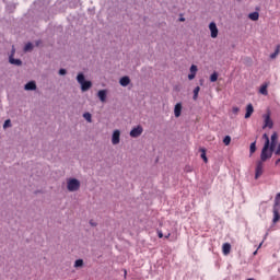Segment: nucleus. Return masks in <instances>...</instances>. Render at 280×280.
<instances>
[{
    "label": "nucleus",
    "instance_id": "obj_38",
    "mask_svg": "<svg viewBox=\"0 0 280 280\" xmlns=\"http://www.w3.org/2000/svg\"><path fill=\"white\" fill-rule=\"evenodd\" d=\"M275 165H279L280 166V158L278 160H276Z\"/></svg>",
    "mask_w": 280,
    "mask_h": 280
},
{
    "label": "nucleus",
    "instance_id": "obj_3",
    "mask_svg": "<svg viewBox=\"0 0 280 280\" xmlns=\"http://www.w3.org/2000/svg\"><path fill=\"white\" fill-rule=\"evenodd\" d=\"M262 118H264L262 128L264 129H266V128L272 129L275 126V122L272 121V118H270V112H268L267 114H264Z\"/></svg>",
    "mask_w": 280,
    "mask_h": 280
},
{
    "label": "nucleus",
    "instance_id": "obj_16",
    "mask_svg": "<svg viewBox=\"0 0 280 280\" xmlns=\"http://www.w3.org/2000/svg\"><path fill=\"white\" fill-rule=\"evenodd\" d=\"M222 253H223V255H230L231 254V245L229 243H224L222 245Z\"/></svg>",
    "mask_w": 280,
    "mask_h": 280
},
{
    "label": "nucleus",
    "instance_id": "obj_39",
    "mask_svg": "<svg viewBox=\"0 0 280 280\" xmlns=\"http://www.w3.org/2000/svg\"><path fill=\"white\" fill-rule=\"evenodd\" d=\"M124 272H125V279H126V276L128 275V271L125 269Z\"/></svg>",
    "mask_w": 280,
    "mask_h": 280
},
{
    "label": "nucleus",
    "instance_id": "obj_18",
    "mask_svg": "<svg viewBox=\"0 0 280 280\" xmlns=\"http://www.w3.org/2000/svg\"><path fill=\"white\" fill-rule=\"evenodd\" d=\"M120 86H128L130 84V78L129 77H122L119 81Z\"/></svg>",
    "mask_w": 280,
    "mask_h": 280
},
{
    "label": "nucleus",
    "instance_id": "obj_14",
    "mask_svg": "<svg viewBox=\"0 0 280 280\" xmlns=\"http://www.w3.org/2000/svg\"><path fill=\"white\" fill-rule=\"evenodd\" d=\"M209 30L211 32V36H218V26L215 25L214 22H211L209 24Z\"/></svg>",
    "mask_w": 280,
    "mask_h": 280
},
{
    "label": "nucleus",
    "instance_id": "obj_2",
    "mask_svg": "<svg viewBox=\"0 0 280 280\" xmlns=\"http://www.w3.org/2000/svg\"><path fill=\"white\" fill-rule=\"evenodd\" d=\"M77 81L79 82V84H81V91L83 93L89 91V89H91V86H93V83L91 81L84 80V74L83 73L78 74Z\"/></svg>",
    "mask_w": 280,
    "mask_h": 280
},
{
    "label": "nucleus",
    "instance_id": "obj_32",
    "mask_svg": "<svg viewBox=\"0 0 280 280\" xmlns=\"http://www.w3.org/2000/svg\"><path fill=\"white\" fill-rule=\"evenodd\" d=\"M59 75H67V70L66 69H60L59 70Z\"/></svg>",
    "mask_w": 280,
    "mask_h": 280
},
{
    "label": "nucleus",
    "instance_id": "obj_37",
    "mask_svg": "<svg viewBox=\"0 0 280 280\" xmlns=\"http://www.w3.org/2000/svg\"><path fill=\"white\" fill-rule=\"evenodd\" d=\"M171 236H172V233H167L166 235H164L165 240H170Z\"/></svg>",
    "mask_w": 280,
    "mask_h": 280
},
{
    "label": "nucleus",
    "instance_id": "obj_17",
    "mask_svg": "<svg viewBox=\"0 0 280 280\" xmlns=\"http://www.w3.org/2000/svg\"><path fill=\"white\" fill-rule=\"evenodd\" d=\"M106 93H107L106 90H101L97 93V96H98L100 101L103 102V103L106 102Z\"/></svg>",
    "mask_w": 280,
    "mask_h": 280
},
{
    "label": "nucleus",
    "instance_id": "obj_29",
    "mask_svg": "<svg viewBox=\"0 0 280 280\" xmlns=\"http://www.w3.org/2000/svg\"><path fill=\"white\" fill-rule=\"evenodd\" d=\"M224 145H231V136H225L223 139Z\"/></svg>",
    "mask_w": 280,
    "mask_h": 280
},
{
    "label": "nucleus",
    "instance_id": "obj_5",
    "mask_svg": "<svg viewBox=\"0 0 280 280\" xmlns=\"http://www.w3.org/2000/svg\"><path fill=\"white\" fill-rule=\"evenodd\" d=\"M14 54H16V49H14V46H12V50L9 56V62L10 65H15V67H21L23 61H21V59H14Z\"/></svg>",
    "mask_w": 280,
    "mask_h": 280
},
{
    "label": "nucleus",
    "instance_id": "obj_1",
    "mask_svg": "<svg viewBox=\"0 0 280 280\" xmlns=\"http://www.w3.org/2000/svg\"><path fill=\"white\" fill-rule=\"evenodd\" d=\"M262 137L264 139H266L265 145L260 154V161L264 163L268 161V159H272V150H270V138H268V135L265 133Z\"/></svg>",
    "mask_w": 280,
    "mask_h": 280
},
{
    "label": "nucleus",
    "instance_id": "obj_28",
    "mask_svg": "<svg viewBox=\"0 0 280 280\" xmlns=\"http://www.w3.org/2000/svg\"><path fill=\"white\" fill-rule=\"evenodd\" d=\"M210 82H218V72H213L210 75Z\"/></svg>",
    "mask_w": 280,
    "mask_h": 280
},
{
    "label": "nucleus",
    "instance_id": "obj_35",
    "mask_svg": "<svg viewBox=\"0 0 280 280\" xmlns=\"http://www.w3.org/2000/svg\"><path fill=\"white\" fill-rule=\"evenodd\" d=\"M275 154H276L277 156H280V144H278V148H277Z\"/></svg>",
    "mask_w": 280,
    "mask_h": 280
},
{
    "label": "nucleus",
    "instance_id": "obj_33",
    "mask_svg": "<svg viewBox=\"0 0 280 280\" xmlns=\"http://www.w3.org/2000/svg\"><path fill=\"white\" fill-rule=\"evenodd\" d=\"M232 112L234 113V115H237V113H240V107H233Z\"/></svg>",
    "mask_w": 280,
    "mask_h": 280
},
{
    "label": "nucleus",
    "instance_id": "obj_30",
    "mask_svg": "<svg viewBox=\"0 0 280 280\" xmlns=\"http://www.w3.org/2000/svg\"><path fill=\"white\" fill-rule=\"evenodd\" d=\"M83 117H84V119H86L89 121V124H91V121H92L91 113L83 114Z\"/></svg>",
    "mask_w": 280,
    "mask_h": 280
},
{
    "label": "nucleus",
    "instance_id": "obj_34",
    "mask_svg": "<svg viewBox=\"0 0 280 280\" xmlns=\"http://www.w3.org/2000/svg\"><path fill=\"white\" fill-rule=\"evenodd\" d=\"M158 236L160 237V240H163V231L158 230Z\"/></svg>",
    "mask_w": 280,
    "mask_h": 280
},
{
    "label": "nucleus",
    "instance_id": "obj_9",
    "mask_svg": "<svg viewBox=\"0 0 280 280\" xmlns=\"http://www.w3.org/2000/svg\"><path fill=\"white\" fill-rule=\"evenodd\" d=\"M279 138V136H277V132H273L271 135V142H269V150H271V152H275V149L277 148V139Z\"/></svg>",
    "mask_w": 280,
    "mask_h": 280
},
{
    "label": "nucleus",
    "instance_id": "obj_42",
    "mask_svg": "<svg viewBox=\"0 0 280 280\" xmlns=\"http://www.w3.org/2000/svg\"><path fill=\"white\" fill-rule=\"evenodd\" d=\"M36 45H37V47H38V45H40V44L37 42V44H36Z\"/></svg>",
    "mask_w": 280,
    "mask_h": 280
},
{
    "label": "nucleus",
    "instance_id": "obj_25",
    "mask_svg": "<svg viewBox=\"0 0 280 280\" xmlns=\"http://www.w3.org/2000/svg\"><path fill=\"white\" fill-rule=\"evenodd\" d=\"M198 93H200V86H196L194 89V96L192 100L196 102V100H198Z\"/></svg>",
    "mask_w": 280,
    "mask_h": 280
},
{
    "label": "nucleus",
    "instance_id": "obj_40",
    "mask_svg": "<svg viewBox=\"0 0 280 280\" xmlns=\"http://www.w3.org/2000/svg\"><path fill=\"white\" fill-rule=\"evenodd\" d=\"M179 21H185V18H180V20Z\"/></svg>",
    "mask_w": 280,
    "mask_h": 280
},
{
    "label": "nucleus",
    "instance_id": "obj_21",
    "mask_svg": "<svg viewBox=\"0 0 280 280\" xmlns=\"http://www.w3.org/2000/svg\"><path fill=\"white\" fill-rule=\"evenodd\" d=\"M259 93L261 95H268V83H265L260 86Z\"/></svg>",
    "mask_w": 280,
    "mask_h": 280
},
{
    "label": "nucleus",
    "instance_id": "obj_6",
    "mask_svg": "<svg viewBox=\"0 0 280 280\" xmlns=\"http://www.w3.org/2000/svg\"><path fill=\"white\" fill-rule=\"evenodd\" d=\"M141 135H143V127H141L140 125L135 127L130 131V137H132V139H137L138 137H141Z\"/></svg>",
    "mask_w": 280,
    "mask_h": 280
},
{
    "label": "nucleus",
    "instance_id": "obj_31",
    "mask_svg": "<svg viewBox=\"0 0 280 280\" xmlns=\"http://www.w3.org/2000/svg\"><path fill=\"white\" fill-rule=\"evenodd\" d=\"M12 126V121L10 119H7L3 124V128H10Z\"/></svg>",
    "mask_w": 280,
    "mask_h": 280
},
{
    "label": "nucleus",
    "instance_id": "obj_15",
    "mask_svg": "<svg viewBox=\"0 0 280 280\" xmlns=\"http://www.w3.org/2000/svg\"><path fill=\"white\" fill-rule=\"evenodd\" d=\"M25 91H36V82L30 81L24 86Z\"/></svg>",
    "mask_w": 280,
    "mask_h": 280
},
{
    "label": "nucleus",
    "instance_id": "obj_20",
    "mask_svg": "<svg viewBox=\"0 0 280 280\" xmlns=\"http://www.w3.org/2000/svg\"><path fill=\"white\" fill-rule=\"evenodd\" d=\"M199 152H201V159L205 163H209V159H207V150L201 148L199 149Z\"/></svg>",
    "mask_w": 280,
    "mask_h": 280
},
{
    "label": "nucleus",
    "instance_id": "obj_12",
    "mask_svg": "<svg viewBox=\"0 0 280 280\" xmlns=\"http://www.w3.org/2000/svg\"><path fill=\"white\" fill-rule=\"evenodd\" d=\"M182 113H183V103H177L174 107L175 117H180Z\"/></svg>",
    "mask_w": 280,
    "mask_h": 280
},
{
    "label": "nucleus",
    "instance_id": "obj_13",
    "mask_svg": "<svg viewBox=\"0 0 280 280\" xmlns=\"http://www.w3.org/2000/svg\"><path fill=\"white\" fill-rule=\"evenodd\" d=\"M272 211H273L272 222H273V224H277V222H279V220H280V213H279L280 208H273Z\"/></svg>",
    "mask_w": 280,
    "mask_h": 280
},
{
    "label": "nucleus",
    "instance_id": "obj_22",
    "mask_svg": "<svg viewBox=\"0 0 280 280\" xmlns=\"http://www.w3.org/2000/svg\"><path fill=\"white\" fill-rule=\"evenodd\" d=\"M273 208L280 209V192L276 195Z\"/></svg>",
    "mask_w": 280,
    "mask_h": 280
},
{
    "label": "nucleus",
    "instance_id": "obj_10",
    "mask_svg": "<svg viewBox=\"0 0 280 280\" xmlns=\"http://www.w3.org/2000/svg\"><path fill=\"white\" fill-rule=\"evenodd\" d=\"M196 73H198V66L191 65L190 73L188 74V80H195Z\"/></svg>",
    "mask_w": 280,
    "mask_h": 280
},
{
    "label": "nucleus",
    "instance_id": "obj_7",
    "mask_svg": "<svg viewBox=\"0 0 280 280\" xmlns=\"http://www.w3.org/2000/svg\"><path fill=\"white\" fill-rule=\"evenodd\" d=\"M264 174V162L258 161L255 170V179L257 180Z\"/></svg>",
    "mask_w": 280,
    "mask_h": 280
},
{
    "label": "nucleus",
    "instance_id": "obj_23",
    "mask_svg": "<svg viewBox=\"0 0 280 280\" xmlns=\"http://www.w3.org/2000/svg\"><path fill=\"white\" fill-rule=\"evenodd\" d=\"M248 18L250 19V21H259V13L258 12L249 13Z\"/></svg>",
    "mask_w": 280,
    "mask_h": 280
},
{
    "label": "nucleus",
    "instance_id": "obj_11",
    "mask_svg": "<svg viewBox=\"0 0 280 280\" xmlns=\"http://www.w3.org/2000/svg\"><path fill=\"white\" fill-rule=\"evenodd\" d=\"M253 113H255V108L253 107V104H248L246 106L245 119H250V117L253 116Z\"/></svg>",
    "mask_w": 280,
    "mask_h": 280
},
{
    "label": "nucleus",
    "instance_id": "obj_8",
    "mask_svg": "<svg viewBox=\"0 0 280 280\" xmlns=\"http://www.w3.org/2000/svg\"><path fill=\"white\" fill-rule=\"evenodd\" d=\"M120 137H121V131L116 129L113 132V136H112V143H113V145H119Z\"/></svg>",
    "mask_w": 280,
    "mask_h": 280
},
{
    "label": "nucleus",
    "instance_id": "obj_27",
    "mask_svg": "<svg viewBox=\"0 0 280 280\" xmlns=\"http://www.w3.org/2000/svg\"><path fill=\"white\" fill-rule=\"evenodd\" d=\"M32 49H34V45L32 43H27L24 46V51H32Z\"/></svg>",
    "mask_w": 280,
    "mask_h": 280
},
{
    "label": "nucleus",
    "instance_id": "obj_4",
    "mask_svg": "<svg viewBox=\"0 0 280 280\" xmlns=\"http://www.w3.org/2000/svg\"><path fill=\"white\" fill-rule=\"evenodd\" d=\"M68 191H78L80 189V180L71 178L68 180Z\"/></svg>",
    "mask_w": 280,
    "mask_h": 280
},
{
    "label": "nucleus",
    "instance_id": "obj_26",
    "mask_svg": "<svg viewBox=\"0 0 280 280\" xmlns=\"http://www.w3.org/2000/svg\"><path fill=\"white\" fill-rule=\"evenodd\" d=\"M82 266H84V260L82 259L75 260L74 268H82Z\"/></svg>",
    "mask_w": 280,
    "mask_h": 280
},
{
    "label": "nucleus",
    "instance_id": "obj_41",
    "mask_svg": "<svg viewBox=\"0 0 280 280\" xmlns=\"http://www.w3.org/2000/svg\"><path fill=\"white\" fill-rule=\"evenodd\" d=\"M261 244H264V243H260V244H259V248H261Z\"/></svg>",
    "mask_w": 280,
    "mask_h": 280
},
{
    "label": "nucleus",
    "instance_id": "obj_24",
    "mask_svg": "<svg viewBox=\"0 0 280 280\" xmlns=\"http://www.w3.org/2000/svg\"><path fill=\"white\" fill-rule=\"evenodd\" d=\"M256 151H257V144H256V142H253L249 147L250 156H253V154H255Z\"/></svg>",
    "mask_w": 280,
    "mask_h": 280
},
{
    "label": "nucleus",
    "instance_id": "obj_19",
    "mask_svg": "<svg viewBox=\"0 0 280 280\" xmlns=\"http://www.w3.org/2000/svg\"><path fill=\"white\" fill-rule=\"evenodd\" d=\"M279 54H280V44L277 45L275 51L270 55V59L275 60L277 58V56H279Z\"/></svg>",
    "mask_w": 280,
    "mask_h": 280
},
{
    "label": "nucleus",
    "instance_id": "obj_36",
    "mask_svg": "<svg viewBox=\"0 0 280 280\" xmlns=\"http://www.w3.org/2000/svg\"><path fill=\"white\" fill-rule=\"evenodd\" d=\"M62 32V26H57V31L55 32V34H59Z\"/></svg>",
    "mask_w": 280,
    "mask_h": 280
}]
</instances>
